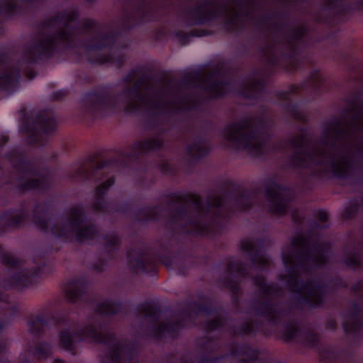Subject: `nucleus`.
<instances>
[{"label": "nucleus", "mask_w": 363, "mask_h": 363, "mask_svg": "<svg viewBox=\"0 0 363 363\" xmlns=\"http://www.w3.org/2000/svg\"><path fill=\"white\" fill-rule=\"evenodd\" d=\"M16 9V1L9 0L5 2H0V11H13Z\"/></svg>", "instance_id": "obj_33"}, {"label": "nucleus", "mask_w": 363, "mask_h": 363, "mask_svg": "<svg viewBox=\"0 0 363 363\" xmlns=\"http://www.w3.org/2000/svg\"><path fill=\"white\" fill-rule=\"evenodd\" d=\"M98 61L101 62L112 61L113 63H114L116 66H120L122 64V60H117L116 58L111 59L109 57H103V58H99L98 60Z\"/></svg>", "instance_id": "obj_39"}, {"label": "nucleus", "mask_w": 363, "mask_h": 363, "mask_svg": "<svg viewBox=\"0 0 363 363\" xmlns=\"http://www.w3.org/2000/svg\"><path fill=\"white\" fill-rule=\"evenodd\" d=\"M34 128H40L45 133L49 134L55 129L54 115L50 111H41L35 116Z\"/></svg>", "instance_id": "obj_19"}, {"label": "nucleus", "mask_w": 363, "mask_h": 363, "mask_svg": "<svg viewBox=\"0 0 363 363\" xmlns=\"http://www.w3.org/2000/svg\"><path fill=\"white\" fill-rule=\"evenodd\" d=\"M105 331L98 321L89 323L84 328L78 327L75 324L65 326L59 334L60 345L67 349L72 350L76 342L84 338H90L96 342H108L111 344V351L102 359V363H118L119 358L125 353V347L119 342L113 340L111 333H107V340L103 335Z\"/></svg>", "instance_id": "obj_5"}, {"label": "nucleus", "mask_w": 363, "mask_h": 363, "mask_svg": "<svg viewBox=\"0 0 363 363\" xmlns=\"http://www.w3.org/2000/svg\"><path fill=\"white\" fill-rule=\"evenodd\" d=\"M221 203L222 200L220 197H215L212 198L211 199H209L206 202V205L208 206V207H209L210 206L218 207L221 205Z\"/></svg>", "instance_id": "obj_37"}, {"label": "nucleus", "mask_w": 363, "mask_h": 363, "mask_svg": "<svg viewBox=\"0 0 363 363\" xmlns=\"http://www.w3.org/2000/svg\"><path fill=\"white\" fill-rule=\"evenodd\" d=\"M140 311L145 320L154 323L153 330L150 333L157 337L167 335L174 337L177 332L186 325L188 320L195 315V313L183 312L174 320H162L159 318L155 307L150 303L141 306Z\"/></svg>", "instance_id": "obj_8"}, {"label": "nucleus", "mask_w": 363, "mask_h": 363, "mask_svg": "<svg viewBox=\"0 0 363 363\" xmlns=\"http://www.w3.org/2000/svg\"><path fill=\"white\" fill-rule=\"evenodd\" d=\"M188 153L192 157H201L206 152L204 144L196 142L191 144L187 149Z\"/></svg>", "instance_id": "obj_28"}, {"label": "nucleus", "mask_w": 363, "mask_h": 363, "mask_svg": "<svg viewBox=\"0 0 363 363\" xmlns=\"http://www.w3.org/2000/svg\"><path fill=\"white\" fill-rule=\"evenodd\" d=\"M128 262L131 267H133L137 272H143L145 271L143 258L138 256L135 258L132 255L128 256Z\"/></svg>", "instance_id": "obj_30"}, {"label": "nucleus", "mask_w": 363, "mask_h": 363, "mask_svg": "<svg viewBox=\"0 0 363 363\" xmlns=\"http://www.w3.org/2000/svg\"><path fill=\"white\" fill-rule=\"evenodd\" d=\"M112 43V38L108 35H100L96 37L91 42L86 46L88 52L97 54L103 48L109 46Z\"/></svg>", "instance_id": "obj_22"}, {"label": "nucleus", "mask_w": 363, "mask_h": 363, "mask_svg": "<svg viewBox=\"0 0 363 363\" xmlns=\"http://www.w3.org/2000/svg\"><path fill=\"white\" fill-rule=\"evenodd\" d=\"M253 329V325L252 324H249V323H247L246 324V326H243V328H242V332L244 333H250Z\"/></svg>", "instance_id": "obj_44"}, {"label": "nucleus", "mask_w": 363, "mask_h": 363, "mask_svg": "<svg viewBox=\"0 0 363 363\" xmlns=\"http://www.w3.org/2000/svg\"><path fill=\"white\" fill-rule=\"evenodd\" d=\"M114 181L112 178H108L101 182L96 188L94 194L91 207L95 211L104 210L106 207L105 195L108 189L113 184Z\"/></svg>", "instance_id": "obj_18"}, {"label": "nucleus", "mask_w": 363, "mask_h": 363, "mask_svg": "<svg viewBox=\"0 0 363 363\" xmlns=\"http://www.w3.org/2000/svg\"><path fill=\"white\" fill-rule=\"evenodd\" d=\"M306 141L304 133L290 138L289 145L296 150L291 157L292 164L329 167L338 177L350 174L363 158V111L350 121L333 118L325 121L318 144L308 152L299 151Z\"/></svg>", "instance_id": "obj_1"}, {"label": "nucleus", "mask_w": 363, "mask_h": 363, "mask_svg": "<svg viewBox=\"0 0 363 363\" xmlns=\"http://www.w3.org/2000/svg\"><path fill=\"white\" fill-rule=\"evenodd\" d=\"M363 315V301L352 303L343 315L342 326L346 333H354L360 327V317Z\"/></svg>", "instance_id": "obj_15"}, {"label": "nucleus", "mask_w": 363, "mask_h": 363, "mask_svg": "<svg viewBox=\"0 0 363 363\" xmlns=\"http://www.w3.org/2000/svg\"><path fill=\"white\" fill-rule=\"evenodd\" d=\"M259 278H262V277H257V279H255V277H252V279H254L255 283L257 285V281H259Z\"/></svg>", "instance_id": "obj_54"}, {"label": "nucleus", "mask_w": 363, "mask_h": 363, "mask_svg": "<svg viewBox=\"0 0 363 363\" xmlns=\"http://www.w3.org/2000/svg\"><path fill=\"white\" fill-rule=\"evenodd\" d=\"M177 217L181 219H184V213L182 212H179L177 213Z\"/></svg>", "instance_id": "obj_52"}, {"label": "nucleus", "mask_w": 363, "mask_h": 363, "mask_svg": "<svg viewBox=\"0 0 363 363\" xmlns=\"http://www.w3.org/2000/svg\"><path fill=\"white\" fill-rule=\"evenodd\" d=\"M35 134V132L32 130L31 134L29 135L30 142L33 143H37L38 142L42 143V139L38 138V136H36Z\"/></svg>", "instance_id": "obj_41"}, {"label": "nucleus", "mask_w": 363, "mask_h": 363, "mask_svg": "<svg viewBox=\"0 0 363 363\" xmlns=\"http://www.w3.org/2000/svg\"><path fill=\"white\" fill-rule=\"evenodd\" d=\"M266 196L269 211L274 214L284 213L289 207L288 191L281 186L273 184L267 187Z\"/></svg>", "instance_id": "obj_11"}, {"label": "nucleus", "mask_w": 363, "mask_h": 363, "mask_svg": "<svg viewBox=\"0 0 363 363\" xmlns=\"http://www.w3.org/2000/svg\"><path fill=\"white\" fill-rule=\"evenodd\" d=\"M308 338L309 339V340H308V341H311H311H313V342H315V341H317V340H318V337H317L315 335H313V334H311V335H309V336H308Z\"/></svg>", "instance_id": "obj_49"}, {"label": "nucleus", "mask_w": 363, "mask_h": 363, "mask_svg": "<svg viewBox=\"0 0 363 363\" xmlns=\"http://www.w3.org/2000/svg\"><path fill=\"white\" fill-rule=\"evenodd\" d=\"M162 143L163 140L160 138H152L139 142L135 146L140 151H147L159 148Z\"/></svg>", "instance_id": "obj_26"}, {"label": "nucleus", "mask_w": 363, "mask_h": 363, "mask_svg": "<svg viewBox=\"0 0 363 363\" xmlns=\"http://www.w3.org/2000/svg\"><path fill=\"white\" fill-rule=\"evenodd\" d=\"M8 138L6 136H2L0 138V145L5 144L7 142Z\"/></svg>", "instance_id": "obj_51"}, {"label": "nucleus", "mask_w": 363, "mask_h": 363, "mask_svg": "<svg viewBox=\"0 0 363 363\" xmlns=\"http://www.w3.org/2000/svg\"><path fill=\"white\" fill-rule=\"evenodd\" d=\"M327 326L329 329L334 330L337 326V323L335 320H330L328 321Z\"/></svg>", "instance_id": "obj_46"}, {"label": "nucleus", "mask_w": 363, "mask_h": 363, "mask_svg": "<svg viewBox=\"0 0 363 363\" xmlns=\"http://www.w3.org/2000/svg\"><path fill=\"white\" fill-rule=\"evenodd\" d=\"M122 96L126 103V108L130 111L139 110L142 108L163 109L172 106L167 101V98L163 95H157L152 98L143 95L140 91L138 84L133 88L125 89Z\"/></svg>", "instance_id": "obj_9"}, {"label": "nucleus", "mask_w": 363, "mask_h": 363, "mask_svg": "<svg viewBox=\"0 0 363 363\" xmlns=\"http://www.w3.org/2000/svg\"><path fill=\"white\" fill-rule=\"evenodd\" d=\"M345 263L349 266H356L359 264V259L356 255H352L351 258L346 259Z\"/></svg>", "instance_id": "obj_38"}, {"label": "nucleus", "mask_w": 363, "mask_h": 363, "mask_svg": "<svg viewBox=\"0 0 363 363\" xmlns=\"http://www.w3.org/2000/svg\"><path fill=\"white\" fill-rule=\"evenodd\" d=\"M192 224L194 226L198 229H200L201 230H206V229L200 224V223L198 222V220H194L192 221Z\"/></svg>", "instance_id": "obj_47"}, {"label": "nucleus", "mask_w": 363, "mask_h": 363, "mask_svg": "<svg viewBox=\"0 0 363 363\" xmlns=\"http://www.w3.org/2000/svg\"><path fill=\"white\" fill-rule=\"evenodd\" d=\"M4 327V325L0 323V330Z\"/></svg>", "instance_id": "obj_57"}, {"label": "nucleus", "mask_w": 363, "mask_h": 363, "mask_svg": "<svg viewBox=\"0 0 363 363\" xmlns=\"http://www.w3.org/2000/svg\"><path fill=\"white\" fill-rule=\"evenodd\" d=\"M189 78L199 81L198 86L206 89L212 96H222L229 90V84L218 80L214 74L205 77L202 73L193 72L189 74Z\"/></svg>", "instance_id": "obj_12"}, {"label": "nucleus", "mask_w": 363, "mask_h": 363, "mask_svg": "<svg viewBox=\"0 0 363 363\" xmlns=\"http://www.w3.org/2000/svg\"><path fill=\"white\" fill-rule=\"evenodd\" d=\"M296 328L294 325H289L286 328L284 335L286 340H291L294 338L296 335Z\"/></svg>", "instance_id": "obj_35"}, {"label": "nucleus", "mask_w": 363, "mask_h": 363, "mask_svg": "<svg viewBox=\"0 0 363 363\" xmlns=\"http://www.w3.org/2000/svg\"><path fill=\"white\" fill-rule=\"evenodd\" d=\"M87 283L83 278L70 279L65 288V298L68 302L74 303L86 291Z\"/></svg>", "instance_id": "obj_16"}, {"label": "nucleus", "mask_w": 363, "mask_h": 363, "mask_svg": "<svg viewBox=\"0 0 363 363\" xmlns=\"http://www.w3.org/2000/svg\"><path fill=\"white\" fill-rule=\"evenodd\" d=\"M257 286H259L262 293H266L269 295H273L277 291V286L266 284L263 278H259V281H257Z\"/></svg>", "instance_id": "obj_31"}, {"label": "nucleus", "mask_w": 363, "mask_h": 363, "mask_svg": "<svg viewBox=\"0 0 363 363\" xmlns=\"http://www.w3.org/2000/svg\"><path fill=\"white\" fill-rule=\"evenodd\" d=\"M4 262L11 267L9 269V282L13 287L26 286L38 275V270L35 269L33 272L23 267L20 265L19 261L14 257H6Z\"/></svg>", "instance_id": "obj_10"}, {"label": "nucleus", "mask_w": 363, "mask_h": 363, "mask_svg": "<svg viewBox=\"0 0 363 363\" xmlns=\"http://www.w3.org/2000/svg\"><path fill=\"white\" fill-rule=\"evenodd\" d=\"M328 245L319 243L309 247L302 235L294 238L290 246L282 250L281 257L287 275L280 279L286 282L294 298L310 306L321 304L325 298V290L317 281H308L299 284L298 272L300 269L306 270L309 266H318L327 259Z\"/></svg>", "instance_id": "obj_2"}, {"label": "nucleus", "mask_w": 363, "mask_h": 363, "mask_svg": "<svg viewBox=\"0 0 363 363\" xmlns=\"http://www.w3.org/2000/svg\"><path fill=\"white\" fill-rule=\"evenodd\" d=\"M84 108L93 113H105L114 108L115 100L109 96L98 95L86 96L83 100Z\"/></svg>", "instance_id": "obj_14"}, {"label": "nucleus", "mask_w": 363, "mask_h": 363, "mask_svg": "<svg viewBox=\"0 0 363 363\" xmlns=\"http://www.w3.org/2000/svg\"><path fill=\"white\" fill-rule=\"evenodd\" d=\"M242 6L238 2H229L225 6L213 0H206L194 5L186 14V21L191 24H203L218 17H223L226 23L235 26L242 20Z\"/></svg>", "instance_id": "obj_7"}, {"label": "nucleus", "mask_w": 363, "mask_h": 363, "mask_svg": "<svg viewBox=\"0 0 363 363\" xmlns=\"http://www.w3.org/2000/svg\"><path fill=\"white\" fill-rule=\"evenodd\" d=\"M207 313L208 312L205 309H199L196 313V315L201 319H205L207 317Z\"/></svg>", "instance_id": "obj_43"}, {"label": "nucleus", "mask_w": 363, "mask_h": 363, "mask_svg": "<svg viewBox=\"0 0 363 363\" xmlns=\"http://www.w3.org/2000/svg\"><path fill=\"white\" fill-rule=\"evenodd\" d=\"M103 167H104V163L101 162V163L98 164L96 167H94V168H97L99 169L103 168Z\"/></svg>", "instance_id": "obj_53"}, {"label": "nucleus", "mask_w": 363, "mask_h": 363, "mask_svg": "<svg viewBox=\"0 0 363 363\" xmlns=\"http://www.w3.org/2000/svg\"><path fill=\"white\" fill-rule=\"evenodd\" d=\"M35 177L39 179V183H40V182H41L42 180H45V178H43V179H42L41 177H40V176H35ZM39 184L40 185V184Z\"/></svg>", "instance_id": "obj_55"}, {"label": "nucleus", "mask_w": 363, "mask_h": 363, "mask_svg": "<svg viewBox=\"0 0 363 363\" xmlns=\"http://www.w3.org/2000/svg\"><path fill=\"white\" fill-rule=\"evenodd\" d=\"M54 363H65L63 362L62 361H61L60 359H55Z\"/></svg>", "instance_id": "obj_56"}, {"label": "nucleus", "mask_w": 363, "mask_h": 363, "mask_svg": "<svg viewBox=\"0 0 363 363\" xmlns=\"http://www.w3.org/2000/svg\"><path fill=\"white\" fill-rule=\"evenodd\" d=\"M28 188H40L39 179L34 177L26 184Z\"/></svg>", "instance_id": "obj_40"}, {"label": "nucleus", "mask_w": 363, "mask_h": 363, "mask_svg": "<svg viewBox=\"0 0 363 363\" xmlns=\"http://www.w3.org/2000/svg\"><path fill=\"white\" fill-rule=\"evenodd\" d=\"M221 319L218 316H214L211 320L208 321L206 327L208 329H216L221 325Z\"/></svg>", "instance_id": "obj_34"}, {"label": "nucleus", "mask_w": 363, "mask_h": 363, "mask_svg": "<svg viewBox=\"0 0 363 363\" xmlns=\"http://www.w3.org/2000/svg\"><path fill=\"white\" fill-rule=\"evenodd\" d=\"M19 77L17 69L6 68L0 76V88L7 89L11 84L16 82Z\"/></svg>", "instance_id": "obj_23"}, {"label": "nucleus", "mask_w": 363, "mask_h": 363, "mask_svg": "<svg viewBox=\"0 0 363 363\" xmlns=\"http://www.w3.org/2000/svg\"><path fill=\"white\" fill-rule=\"evenodd\" d=\"M192 201L194 202L195 208L197 209V211H199L200 213H203L205 211L203 209V205L201 203L200 197L194 196L192 197Z\"/></svg>", "instance_id": "obj_36"}, {"label": "nucleus", "mask_w": 363, "mask_h": 363, "mask_svg": "<svg viewBox=\"0 0 363 363\" xmlns=\"http://www.w3.org/2000/svg\"><path fill=\"white\" fill-rule=\"evenodd\" d=\"M104 245L108 250H114L118 247L120 240L116 235L111 233L105 236Z\"/></svg>", "instance_id": "obj_29"}, {"label": "nucleus", "mask_w": 363, "mask_h": 363, "mask_svg": "<svg viewBox=\"0 0 363 363\" xmlns=\"http://www.w3.org/2000/svg\"><path fill=\"white\" fill-rule=\"evenodd\" d=\"M48 320L43 315H38L28 322V330L32 333H39L47 327Z\"/></svg>", "instance_id": "obj_25"}, {"label": "nucleus", "mask_w": 363, "mask_h": 363, "mask_svg": "<svg viewBox=\"0 0 363 363\" xmlns=\"http://www.w3.org/2000/svg\"><path fill=\"white\" fill-rule=\"evenodd\" d=\"M221 134L235 149L250 157H257L265 152L264 143L251 119L243 118L230 123L222 129Z\"/></svg>", "instance_id": "obj_6"}, {"label": "nucleus", "mask_w": 363, "mask_h": 363, "mask_svg": "<svg viewBox=\"0 0 363 363\" xmlns=\"http://www.w3.org/2000/svg\"><path fill=\"white\" fill-rule=\"evenodd\" d=\"M262 89V84L257 77H253L247 79L242 84L240 94L245 97H252L255 96Z\"/></svg>", "instance_id": "obj_20"}, {"label": "nucleus", "mask_w": 363, "mask_h": 363, "mask_svg": "<svg viewBox=\"0 0 363 363\" xmlns=\"http://www.w3.org/2000/svg\"><path fill=\"white\" fill-rule=\"evenodd\" d=\"M78 12L67 9L60 16L46 23L48 33H43L29 50L30 57L34 60L38 56L49 55L61 48L66 47L74 37L82 31H86L94 26V21L82 19L76 21Z\"/></svg>", "instance_id": "obj_3"}, {"label": "nucleus", "mask_w": 363, "mask_h": 363, "mask_svg": "<svg viewBox=\"0 0 363 363\" xmlns=\"http://www.w3.org/2000/svg\"><path fill=\"white\" fill-rule=\"evenodd\" d=\"M50 352V346L47 343H41L36 347L35 354L38 359H40L48 356Z\"/></svg>", "instance_id": "obj_32"}, {"label": "nucleus", "mask_w": 363, "mask_h": 363, "mask_svg": "<svg viewBox=\"0 0 363 363\" xmlns=\"http://www.w3.org/2000/svg\"><path fill=\"white\" fill-rule=\"evenodd\" d=\"M241 248L251 256L252 265L249 268L250 275L253 276L254 273L265 269L269 265V258L257 248L252 240H242Z\"/></svg>", "instance_id": "obj_13"}, {"label": "nucleus", "mask_w": 363, "mask_h": 363, "mask_svg": "<svg viewBox=\"0 0 363 363\" xmlns=\"http://www.w3.org/2000/svg\"><path fill=\"white\" fill-rule=\"evenodd\" d=\"M305 30L303 28H298L296 31L294 32V35L296 38L301 37L303 33Z\"/></svg>", "instance_id": "obj_48"}, {"label": "nucleus", "mask_w": 363, "mask_h": 363, "mask_svg": "<svg viewBox=\"0 0 363 363\" xmlns=\"http://www.w3.org/2000/svg\"><path fill=\"white\" fill-rule=\"evenodd\" d=\"M320 75L318 73H315V74H313L312 75V77H311V80L312 82H314V81H315V80H317V79H320Z\"/></svg>", "instance_id": "obj_50"}, {"label": "nucleus", "mask_w": 363, "mask_h": 363, "mask_svg": "<svg viewBox=\"0 0 363 363\" xmlns=\"http://www.w3.org/2000/svg\"><path fill=\"white\" fill-rule=\"evenodd\" d=\"M255 313L257 315L264 316L269 320H275L279 316V312L277 311L271 302L261 304L257 307Z\"/></svg>", "instance_id": "obj_24"}, {"label": "nucleus", "mask_w": 363, "mask_h": 363, "mask_svg": "<svg viewBox=\"0 0 363 363\" xmlns=\"http://www.w3.org/2000/svg\"><path fill=\"white\" fill-rule=\"evenodd\" d=\"M328 215L327 212H325L324 211H320L318 213V218L320 220H322V221L326 220L328 219Z\"/></svg>", "instance_id": "obj_42"}, {"label": "nucleus", "mask_w": 363, "mask_h": 363, "mask_svg": "<svg viewBox=\"0 0 363 363\" xmlns=\"http://www.w3.org/2000/svg\"><path fill=\"white\" fill-rule=\"evenodd\" d=\"M86 1H88V2H91V1H92L93 0H86Z\"/></svg>", "instance_id": "obj_58"}, {"label": "nucleus", "mask_w": 363, "mask_h": 363, "mask_svg": "<svg viewBox=\"0 0 363 363\" xmlns=\"http://www.w3.org/2000/svg\"><path fill=\"white\" fill-rule=\"evenodd\" d=\"M26 219L23 211L6 212L0 216V232L22 226Z\"/></svg>", "instance_id": "obj_17"}, {"label": "nucleus", "mask_w": 363, "mask_h": 363, "mask_svg": "<svg viewBox=\"0 0 363 363\" xmlns=\"http://www.w3.org/2000/svg\"><path fill=\"white\" fill-rule=\"evenodd\" d=\"M118 310V304L111 300H106L98 305L97 311L104 314H113Z\"/></svg>", "instance_id": "obj_27"}, {"label": "nucleus", "mask_w": 363, "mask_h": 363, "mask_svg": "<svg viewBox=\"0 0 363 363\" xmlns=\"http://www.w3.org/2000/svg\"><path fill=\"white\" fill-rule=\"evenodd\" d=\"M83 208L79 206L72 208L65 215L47 219L44 215L33 217L35 227L45 232H50L57 238L69 239L74 236L78 241L84 242L91 239L96 233L94 227L84 223Z\"/></svg>", "instance_id": "obj_4"}, {"label": "nucleus", "mask_w": 363, "mask_h": 363, "mask_svg": "<svg viewBox=\"0 0 363 363\" xmlns=\"http://www.w3.org/2000/svg\"><path fill=\"white\" fill-rule=\"evenodd\" d=\"M231 270H232V271H238V272L239 274H240L241 275H242V276H243V275L245 274V272L247 270V269H246V267H239V268H238V269H237L236 267H235V268H233V267H232V268H231Z\"/></svg>", "instance_id": "obj_45"}, {"label": "nucleus", "mask_w": 363, "mask_h": 363, "mask_svg": "<svg viewBox=\"0 0 363 363\" xmlns=\"http://www.w3.org/2000/svg\"><path fill=\"white\" fill-rule=\"evenodd\" d=\"M232 353L233 355L239 357L242 363H249V361L256 359L259 355V352L257 350L248 345L237 347Z\"/></svg>", "instance_id": "obj_21"}]
</instances>
